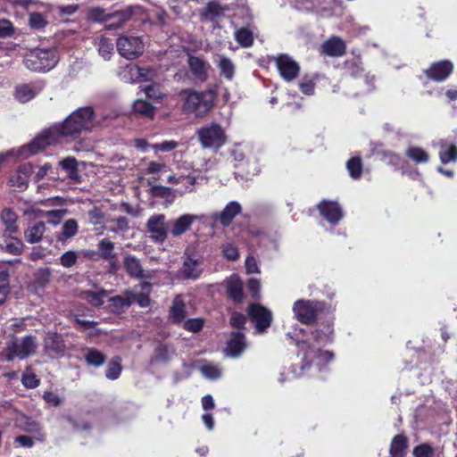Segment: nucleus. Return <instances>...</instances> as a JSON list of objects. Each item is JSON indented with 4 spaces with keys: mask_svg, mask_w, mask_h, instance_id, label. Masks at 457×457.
Instances as JSON below:
<instances>
[{
    "mask_svg": "<svg viewBox=\"0 0 457 457\" xmlns=\"http://www.w3.org/2000/svg\"><path fill=\"white\" fill-rule=\"evenodd\" d=\"M99 125L94 110L90 106L81 107L70 114L62 123H57L38 135L20 150L21 155L35 154L46 147L62 142L63 138L76 137L83 132L91 131Z\"/></svg>",
    "mask_w": 457,
    "mask_h": 457,
    "instance_id": "1",
    "label": "nucleus"
},
{
    "mask_svg": "<svg viewBox=\"0 0 457 457\" xmlns=\"http://www.w3.org/2000/svg\"><path fill=\"white\" fill-rule=\"evenodd\" d=\"M328 340V336L320 330L302 332V337L296 339L301 365L299 371H294L295 376H316L333 360V353L322 350Z\"/></svg>",
    "mask_w": 457,
    "mask_h": 457,
    "instance_id": "2",
    "label": "nucleus"
},
{
    "mask_svg": "<svg viewBox=\"0 0 457 457\" xmlns=\"http://www.w3.org/2000/svg\"><path fill=\"white\" fill-rule=\"evenodd\" d=\"M183 94L185 95L183 108L188 113L203 117L212 108L215 94L212 90L202 92L187 90Z\"/></svg>",
    "mask_w": 457,
    "mask_h": 457,
    "instance_id": "3",
    "label": "nucleus"
},
{
    "mask_svg": "<svg viewBox=\"0 0 457 457\" xmlns=\"http://www.w3.org/2000/svg\"><path fill=\"white\" fill-rule=\"evenodd\" d=\"M58 62L54 49H34L24 58L25 66L33 71L46 72Z\"/></svg>",
    "mask_w": 457,
    "mask_h": 457,
    "instance_id": "4",
    "label": "nucleus"
},
{
    "mask_svg": "<svg viewBox=\"0 0 457 457\" xmlns=\"http://www.w3.org/2000/svg\"><path fill=\"white\" fill-rule=\"evenodd\" d=\"M37 348V341L35 337L26 336L21 338H14L4 349V357L8 361L18 358L21 360L34 354Z\"/></svg>",
    "mask_w": 457,
    "mask_h": 457,
    "instance_id": "5",
    "label": "nucleus"
},
{
    "mask_svg": "<svg viewBox=\"0 0 457 457\" xmlns=\"http://www.w3.org/2000/svg\"><path fill=\"white\" fill-rule=\"evenodd\" d=\"M197 137L204 148L218 150L225 143L227 137L220 125L211 123L197 130Z\"/></svg>",
    "mask_w": 457,
    "mask_h": 457,
    "instance_id": "6",
    "label": "nucleus"
},
{
    "mask_svg": "<svg viewBox=\"0 0 457 457\" xmlns=\"http://www.w3.org/2000/svg\"><path fill=\"white\" fill-rule=\"evenodd\" d=\"M116 44L119 54L128 60L137 58L144 51V44L139 37L122 36Z\"/></svg>",
    "mask_w": 457,
    "mask_h": 457,
    "instance_id": "7",
    "label": "nucleus"
},
{
    "mask_svg": "<svg viewBox=\"0 0 457 457\" xmlns=\"http://www.w3.org/2000/svg\"><path fill=\"white\" fill-rule=\"evenodd\" d=\"M130 17L129 11L109 12L101 7H93L88 11V18L96 22H106L113 21L109 27H119L123 21Z\"/></svg>",
    "mask_w": 457,
    "mask_h": 457,
    "instance_id": "8",
    "label": "nucleus"
},
{
    "mask_svg": "<svg viewBox=\"0 0 457 457\" xmlns=\"http://www.w3.org/2000/svg\"><path fill=\"white\" fill-rule=\"evenodd\" d=\"M321 304L310 300H298L294 303L293 312L298 320L309 324L315 320Z\"/></svg>",
    "mask_w": 457,
    "mask_h": 457,
    "instance_id": "9",
    "label": "nucleus"
},
{
    "mask_svg": "<svg viewBox=\"0 0 457 457\" xmlns=\"http://www.w3.org/2000/svg\"><path fill=\"white\" fill-rule=\"evenodd\" d=\"M146 231L156 244H162L168 236V225L163 214L151 216L146 223Z\"/></svg>",
    "mask_w": 457,
    "mask_h": 457,
    "instance_id": "10",
    "label": "nucleus"
},
{
    "mask_svg": "<svg viewBox=\"0 0 457 457\" xmlns=\"http://www.w3.org/2000/svg\"><path fill=\"white\" fill-rule=\"evenodd\" d=\"M44 352L46 355L55 358L62 357L66 352V345L62 337L56 332L46 333L43 342Z\"/></svg>",
    "mask_w": 457,
    "mask_h": 457,
    "instance_id": "11",
    "label": "nucleus"
},
{
    "mask_svg": "<svg viewBox=\"0 0 457 457\" xmlns=\"http://www.w3.org/2000/svg\"><path fill=\"white\" fill-rule=\"evenodd\" d=\"M276 66L280 76L287 81L294 80L300 72L298 62L287 54H279L275 58Z\"/></svg>",
    "mask_w": 457,
    "mask_h": 457,
    "instance_id": "12",
    "label": "nucleus"
},
{
    "mask_svg": "<svg viewBox=\"0 0 457 457\" xmlns=\"http://www.w3.org/2000/svg\"><path fill=\"white\" fill-rule=\"evenodd\" d=\"M248 314L258 332H263L270 326L272 314L266 307L257 303L252 304L248 309Z\"/></svg>",
    "mask_w": 457,
    "mask_h": 457,
    "instance_id": "13",
    "label": "nucleus"
},
{
    "mask_svg": "<svg viewBox=\"0 0 457 457\" xmlns=\"http://www.w3.org/2000/svg\"><path fill=\"white\" fill-rule=\"evenodd\" d=\"M33 166L30 163L20 165L9 178V186L17 191H24L29 185V179L32 173Z\"/></svg>",
    "mask_w": 457,
    "mask_h": 457,
    "instance_id": "14",
    "label": "nucleus"
},
{
    "mask_svg": "<svg viewBox=\"0 0 457 457\" xmlns=\"http://www.w3.org/2000/svg\"><path fill=\"white\" fill-rule=\"evenodd\" d=\"M318 209L320 215L332 225L337 224L343 218L342 208L336 202L324 200L319 204Z\"/></svg>",
    "mask_w": 457,
    "mask_h": 457,
    "instance_id": "15",
    "label": "nucleus"
},
{
    "mask_svg": "<svg viewBox=\"0 0 457 457\" xmlns=\"http://www.w3.org/2000/svg\"><path fill=\"white\" fill-rule=\"evenodd\" d=\"M453 65L449 61H440L433 63L425 72L434 81L441 82L445 80L453 72Z\"/></svg>",
    "mask_w": 457,
    "mask_h": 457,
    "instance_id": "16",
    "label": "nucleus"
},
{
    "mask_svg": "<svg viewBox=\"0 0 457 457\" xmlns=\"http://www.w3.org/2000/svg\"><path fill=\"white\" fill-rule=\"evenodd\" d=\"M203 272L202 259L196 255H188L183 262L181 273L186 278L196 279Z\"/></svg>",
    "mask_w": 457,
    "mask_h": 457,
    "instance_id": "17",
    "label": "nucleus"
},
{
    "mask_svg": "<svg viewBox=\"0 0 457 457\" xmlns=\"http://www.w3.org/2000/svg\"><path fill=\"white\" fill-rule=\"evenodd\" d=\"M242 208L237 202L228 203L220 212H215L212 215V219L215 222H220L222 226L228 227L231 224L233 219L240 213Z\"/></svg>",
    "mask_w": 457,
    "mask_h": 457,
    "instance_id": "18",
    "label": "nucleus"
},
{
    "mask_svg": "<svg viewBox=\"0 0 457 457\" xmlns=\"http://www.w3.org/2000/svg\"><path fill=\"white\" fill-rule=\"evenodd\" d=\"M198 218L196 215L184 214L175 220L171 224L170 233L174 237L184 234Z\"/></svg>",
    "mask_w": 457,
    "mask_h": 457,
    "instance_id": "19",
    "label": "nucleus"
},
{
    "mask_svg": "<svg viewBox=\"0 0 457 457\" xmlns=\"http://www.w3.org/2000/svg\"><path fill=\"white\" fill-rule=\"evenodd\" d=\"M38 210L36 209L34 205H31L23 210V213L25 215L28 214H37ZM41 216L47 219V222L53 225H57L61 222L63 216L66 213L65 210H53L48 212H40Z\"/></svg>",
    "mask_w": 457,
    "mask_h": 457,
    "instance_id": "20",
    "label": "nucleus"
},
{
    "mask_svg": "<svg viewBox=\"0 0 457 457\" xmlns=\"http://www.w3.org/2000/svg\"><path fill=\"white\" fill-rule=\"evenodd\" d=\"M407 447L408 439L404 435L399 434L395 436L390 444V457H404Z\"/></svg>",
    "mask_w": 457,
    "mask_h": 457,
    "instance_id": "21",
    "label": "nucleus"
},
{
    "mask_svg": "<svg viewBox=\"0 0 457 457\" xmlns=\"http://www.w3.org/2000/svg\"><path fill=\"white\" fill-rule=\"evenodd\" d=\"M322 51L328 56H341L345 52V45L339 37H332L322 45Z\"/></svg>",
    "mask_w": 457,
    "mask_h": 457,
    "instance_id": "22",
    "label": "nucleus"
},
{
    "mask_svg": "<svg viewBox=\"0 0 457 457\" xmlns=\"http://www.w3.org/2000/svg\"><path fill=\"white\" fill-rule=\"evenodd\" d=\"M190 71L199 80L204 81L207 78L209 65L202 59L190 56L188 59Z\"/></svg>",
    "mask_w": 457,
    "mask_h": 457,
    "instance_id": "23",
    "label": "nucleus"
},
{
    "mask_svg": "<svg viewBox=\"0 0 457 457\" xmlns=\"http://www.w3.org/2000/svg\"><path fill=\"white\" fill-rule=\"evenodd\" d=\"M245 337L241 332L232 333L228 343L227 352L232 357H237L245 349Z\"/></svg>",
    "mask_w": 457,
    "mask_h": 457,
    "instance_id": "24",
    "label": "nucleus"
},
{
    "mask_svg": "<svg viewBox=\"0 0 457 457\" xmlns=\"http://www.w3.org/2000/svg\"><path fill=\"white\" fill-rule=\"evenodd\" d=\"M41 90L34 85L23 84L16 87L15 98L21 103H27L33 99Z\"/></svg>",
    "mask_w": 457,
    "mask_h": 457,
    "instance_id": "25",
    "label": "nucleus"
},
{
    "mask_svg": "<svg viewBox=\"0 0 457 457\" xmlns=\"http://www.w3.org/2000/svg\"><path fill=\"white\" fill-rule=\"evenodd\" d=\"M105 228L113 233L125 232L129 229V220L126 217H112L108 216L105 218Z\"/></svg>",
    "mask_w": 457,
    "mask_h": 457,
    "instance_id": "26",
    "label": "nucleus"
},
{
    "mask_svg": "<svg viewBox=\"0 0 457 457\" xmlns=\"http://www.w3.org/2000/svg\"><path fill=\"white\" fill-rule=\"evenodd\" d=\"M46 231V226L44 222H37L29 226L24 232L25 239L29 244H35L42 239V237Z\"/></svg>",
    "mask_w": 457,
    "mask_h": 457,
    "instance_id": "27",
    "label": "nucleus"
},
{
    "mask_svg": "<svg viewBox=\"0 0 457 457\" xmlns=\"http://www.w3.org/2000/svg\"><path fill=\"white\" fill-rule=\"evenodd\" d=\"M125 72L130 76L132 82L139 80H150L154 76V71L140 68L136 65L127 66Z\"/></svg>",
    "mask_w": 457,
    "mask_h": 457,
    "instance_id": "28",
    "label": "nucleus"
},
{
    "mask_svg": "<svg viewBox=\"0 0 457 457\" xmlns=\"http://www.w3.org/2000/svg\"><path fill=\"white\" fill-rule=\"evenodd\" d=\"M98 254L101 258L109 262H113L116 260V253L114 252V244L108 238L102 239L97 245Z\"/></svg>",
    "mask_w": 457,
    "mask_h": 457,
    "instance_id": "29",
    "label": "nucleus"
},
{
    "mask_svg": "<svg viewBox=\"0 0 457 457\" xmlns=\"http://www.w3.org/2000/svg\"><path fill=\"white\" fill-rule=\"evenodd\" d=\"M227 291L229 296L237 302L243 298V283L237 276H232L227 280Z\"/></svg>",
    "mask_w": 457,
    "mask_h": 457,
    "instance_id": "30",
    "label": "nucleus"
},
{
    "mask_svg": "<svg viewBox=\"0 0 457 457\" xmlns=\"http://www.w3.org/2000/svg\"><path fill=\"white\" fill-rule=\"evenodd\" d=\"M59 166L67 173V177L72 180H77L79 177L78 170V161L74 157H66L59 162Z\"/></svg>",
    "mask_w": 457,
    "mask_h": 457,
    "instance_id": "31",
    "label": "nucleus"
},
{
    "mask_svg": "<svg viewBox=\"0 0 457 457\" xmlns=\"http://www.w3.org/2000/svg\"><path fill=\"white\" fill-rule=\"evenodd\" d=\"M224 12V8L217 2L209 3L202 11L201 17L203 20L213 21Z\"/></svg>",
    "mask_w": 457,
    "mask_h": 457,
    "instance_id": "32",
    "label": "nucleus"
},
{
    "mask_svg": "<svg viewBox=\"0 0 457 457\" xmlns=\"http://www.w3.org/2000/svg\"><path fill=\"white\" fill-rule=\"evenodd\" d=\"M186 306L179 297H176L173 301L170 312V318L174 323H179L186 318Z\"/></svg>",
    "mask_w": 457,
    "mask_h": 457,
    "instance_id": "33",
    "label": "nucleus"
},
{
    "mask_svg": "<svg viewBox=\"0 0 457 457\" xmlns=\"http://www.w3.org/2000/svg\"><path fill=\"white\" fill-rule=\"evenodd\" d=\"M78 222L74 219L67 220L62 227V231L57 236L59 241H65L73 237L78 233Z\"/></svg>",
    "mask_w": 457,
    "mask_h": 457,
    "instance_id": "34",
    "label": "nucleus"
},
{
    "mask_svg": "<svg viewBox=\"0 0 457 457\" xmlns=\"http://www.w3.org/2000/svg\"><path fill=\"white\" fill-rule=\"evenodd\" d=\"M2 220L5 225L6 231L9 234L16 233L18 227L16 225L17 214L10 208H5L2 212Z\"/></svg>",
    "mask_w": 457,
    "mask_h": 457,
    "instance_id": "35",
    "label": "nucleus"
},
{
    "mask_svg": "<svg viewBox=\"0 0 457 457\" xmlns=\"http://www.w3.org/2000/svg\"><path fill=\"white\" fill-rule=\"evenodd\" d=\"M124 266L127 272L130 276L137 278L142 276L143 270L139 261L136 257L132 255H127L124 259Z\"/></svg>",
    "mask_w": 457,
    "mask_h": 457,
    "instance_id": "36",
    "label": "nucleus"
},
{
    "mask_svg": "<svg viewBox=\"0 0 457 457\" xmlns=\"http://www.w3.org/2000/svg\"><path fill=\"white\" fill-rule=\"evenodd\" d=\"M406 155L416 163H426L428 162L429 156L428 153L418 146H410L405 152Z\"/></svg>",
    "mask_w": 457,
    "mask_h": 457,
    "instance_id": "37",
    "label": "nucleus"
},
{
    "mask_svg": "<svg viewBox=\"0 0 457 457\" xmlns=\"http://www.w3.org/2000/svg\"><path fill=\"white\" fill-rule=\"evenodd\" d=\"M133 110L136 113L148 118H153L155 112V108L151 104L142 99L134 102Z\"/></svg>",
    "mask_w": 457,
    "mask_h": 457,
    "instance_id": "38",
    "label": "nucleus"
},
{
    "mask_svg": "<svg viewBox=\"0 0 457 457\" xmlns=\"http://www.w3.org/2000/svg\"><path fill=\"white\" fill-rule=\"evenodd\" d=\"M28 23L33 29H43L48 24L47 17L38 12H31L29 14Z\"/></svg>",
    "mask_w": 457,
    "mask_h": 457,
    "instance_id": "39",
    "label": "nucleus"
},
{
    "mask_svg": "<svg viewBox=\"0 0 457 457\" xmlns=\"http://www.w3.org/2000/svg\"><path fill=\"white\" fill-rule=\"evenodd\" d=\"M141 292L134 293L130 298L132 302H137L141 307H146L149 305L150 299L148 294L150 292V284L144 282L141 285Z\"/></svg>",
    "mask_w": 457,
    "mask_h": 457,
    "instance_id": "40",
    "label": "nucleus"
},
{
    "mask_svg": "<svg viewBox=\"0 0 457 457\" xmlns=\"http://www.w3.org/2000/svg\"><path fill=\"white\" fill-rule=\"evenodd\" d=\"M439 157L442 163L446 164L450 162L457 161V147L454 145H445L442 144L439 152Z\"/></svg>",
    "mask_w": 457,
    "mask_h": 457,
    "instance_id": "41",
    "label": "nucleus"
},
{
    "mask_svg": "<svg viewBox=\"0 0 457 457\" xmlns=\"http://www.w3.org/2000/svg\"><path fill=\"white\" fill-rule=\"evenodd\" d=\"M216 62L219 68L220 69L221 74L225 78L231 79L235 73V66L232 61L225 56L220 55L218 56V60Z\"/></svg>",
    "mask_w": 457,
    "mask_h": 457,
    "instance_id": "42",
    "label": "nucleus"
},
{
    "mask_svg": "<svg viewBox=\"0 0 457 457\" xmlns=\"http://www.w3.org/2000/svg\"><path fill=\"white\" fill-rule=\"evenodd\" d=\"M51 278L49 268H40L34 274V285L37 288H44Z\"/></svg>",
    "mask_w": 457,
    "mask_h": 457,
    "instance_id": "43",
    "label": "nucleus"
},
{
    "mask_svg": "<svg viewBox=\"0 0 457 457\" xmlns=\"http://www.w3.org/2000/svg\"><path fill=\"white\" fill-rule=\"evenodd\" d=\"M99 54L104 59L109 60L113 53V44L112 40L101 37L97 43Z\"/></svg>",
    "mask_w": 457,
    "mask_h": 457,
    "instance_id": "44",
    "label": "nucleus"
},
{
    "mask_svg": "<svg viewBox=\"0 0 457 457\" xmlns=\"http://www.w3.org/2000/svg\"><path fill=\"white\" fill-rule=\"evenodd\" d=\"M236 40L243 46L249 47L253 45V33L246 28H241L235 33Z\"/></svg>",
    "mask_w": 457,
    "mask_h": 457,
    "instance_id": "45",
    "label": "nucleus"
},
{
    "mask_svg": "<svg viewBox=\"0 0 457 457\" xmlns=\"http://www.w3.org/2000/svg\"><path fill=\"white\" fill-rule=\"evenodd\" d=\"M86 361L87 364L99 367L105 361V356L101 352L96 349H88L85 355Z\"/></svg>",
    "mask_w": 457,
    "mask_h": 457,
    "instance_id": "46",
    "label": "nucleus"
},
{
    "mask_svg": "<svg viewBox=\"0 0 457 457\" xmlns=\"http://www.w3.org/2000/svg\"><path fill=\"white\" fill-rule=\"evenodd\" d=\"M110 308L114 312H120L124 308H128L132 303L130 297L114 296L110 298Z\"/></svg>",
    "mask_w": 457,
    "mask_h": 457,
    "instance_id": "47",
    "label": "nucleus"
},
{
    "mask_svg": "<svg viewBox=\"0 0 457 457\" xmlns=\"http://www.w3.org/2000/svg\"><path fill=\"white\" fill-rule=\"evenodd\" d=\"M200 372L202 375L209 379H216L221 376L220 369L212 363H204L200 367Z\"/></svg>",
    "mask_w": 457,
    "mask_h": 457,
    "instance_id": "48",
    "label": "nucleus"
},
{
    "mask_svg": "<svg viewBox=\"0 0 457 457\" xmlns=\"http://www.w3.org/2000/svg\"><path fill=\"white\" fill-rule=\"evenodd\" d=\"M120 372V359L119 357H115L109 362L105 375L109 379L114 380L119 378Z\"/></svg>",
    "mask_w": 457,
    "mask_h": 457,
    "instance_id": "49",
    "label": "nucleus"
},
{
    "mask_svg": "<svg viewBox=\"0 0 457 457\" xmlns=\"http://www.w3.org/2000/svg\"><path fill=\"white\" fill-rule=\"evenodd\" d=\"M346 168L353 179H359L361 177L362 165L359 157L351 158L346 163Z\"/></svg>",
    "mask_w": 457,
    "mask_h": 457,
    "instance_id": "50",
    "label": "nucleus"
},
{
    "mask_svg": "<svg viewBox=\"0 0 457 457\" xmlns=\"http://www.w3.org/2000/svg\"><path fill=\"white\" fill-rule=\"evenodd\" d=\"M107 295L104 290L98 292H86L84 298L94 306H100L103 304V298Z\"/></svg>",
    "mask_w": 457,
    "mask_h": 457,
    "instance_id": "51",
    "label": "nucleus"
},
{
    "mask_svg": "<svg viewBox=\"0 0 457 457\" xmlns=\"http://www.w3.org/2000/svg\"><path fill=\"white\" fill-rule=\"evenodd\" d=\"M142 90L145 93L149 100L159 102L162 99V94L160 91L159 86L156 84L147 85L144 87Z\"/></svg>",
    "mask_w": 457,
    "mask_h": 457,
    "instance_id": "52",
    "label": "nucleus"
},
{
    "mask_svg": "<svg viewBox=\"0 0 457 457\" xmlns=\"http://www.w3.org/2000/svg\"><path fill=\"white\" fill-rule=\"evenodd\" d=\"M88 222L91 225L97 226L105 223V218L104 213L97 207H94L93 209L88 211Z\"/></svg>",
    "mask_w": 457,
    "mask_h": 457,
    "instance_id": "53",
    "label": "nucleus"
},
{
    "mask_svg": "<svg viewBox=\"0 0 457 457\" xmlns=\"http://www.w3.org/2000/svg\"><path fill=\"white\" fill-rule=\"evenodd\" d=\"M414 457H432L434 455V449L428 444H421L414 447Z\"/></svg>",
    "mask_w": 457,
    "mask_h": 457,
    "instance_id": "54",
    "label": "nucleus"
},
{
    "mask_svg": "<svg viewBox=\"0 0 457 457\" xmlns=\"http://www.w3.org/2000/svg\"><path fill=\"white\" fill-rule=\"evenodd\" d=\"M78 259V253L75 251H67L60 258L61 264L65 268L72 267Z\"/></svg>",
    "mask_w": 457,
    "mask_h": 457,
    "instance_id": "55",
    "label": "nucleus"
},
{
    "mask_svg": "<svg viewBox=\"0 0 457 457\" xmlns=\"http://www.w3.org/2000/svg\"><path fill=\"white\" fill-rule=\"evenodd\" d=\"M14 7L29 10L37 7L40 3L37 0H5Z\"/></svg>",
    "mask_w": 457,
    "mask_h": 457,
    "instance_id": "56",
    "label": "nucleus"
},
{
    "mask_svg": "<svg viewBox=\"0 0 457 457\" xmlns=\"http://www.w3.org/2000/svg\"><path fill=\"white\" fill-rule=\"evenodd\" d=\"M23 244L17 237L11 238L10 242L6 244L5 249L8 253L12 254H20L22 251Z\"/></svg>",
    "mask_w": 457,
    "mask_h": 457,
    "instance_id": "57",
    "label": "nucleus"
},
{
    "mask_svg": "<svg viewBox=\"0 0 457 457\" xmlns=\"http://www.w3.org/2000/svg\"><path fill=\"white\" fill-rule=\"evenodd\" d=\"M9 294V281L6 275H0V305H2Z\"/></svg>",
    "mask_w": 457,
    "mask_h": 457,
    "instance_id": "58",
    "label": "nucleus"
},
{
    "mask_svg": "<svg viewBox=\"0 0 457 457\" xmlns=\"http://www.w3.org/2000/svg\"><path fill=\"white\" fill-rule=\"evenodd\" d=\"M222 253L228 260L236 261L238 258L237 248L230 243L223 245Z\"/></svg>",
    "mask_w": 457,
    "mask_h": 457,
    "instance_id": "59",
    "label": "nucleus"
},
{
    "mask_svg": "<svg viewBox=\"0 0 457 457\" xmlns=\"http://www.w3.org/2000/svg\"><path fill=\"white\" fill-rule=\"evenodd\" d=\"M204 322L201 319H190L185 321L184 328L191 332H198L202 329Z\"/></svg>",
    "mask_w": 457,
    "mask_h": 457,
    "instance_id": "60",
    "label": "nucleus"
},
{
    "mask_svg": "<svg viewBox=\"0 0 457 457\" xmlns=\"http://www.w3.org/2000/svg\"><path fill=\"white\" fill-rule=\"evenodd\" d=\"M179 144L176 141L170 140V141H163L159 144H154L152 145V148L155 151H162V152H170L173 149H175Z\"/></svg>",
    "mask_w": 457,
    "mask_h": 457,
    "instance_id": "61",
    "label": "nucleus"
},
{
    "mask_svg": "<svg viewBox=\"0 0 457 457\" xmlns=\"http://www.w3.org/2000/svg\"><path fill=\"white\" fill-rule=\"evenodd\" d=\"M14 28L11 21L7 20L0 21V38L12 36Z\"/></svg>",
    "mask_w": 457,
    "mask_h": 457,
    "instance_id": "62",
    "label": "nucleus"
},
{
    "mask_svg": "<svg viewBox=\"0 0 457 457\" xmlns=\"http://www.w3.org/2000/svg\"><path fill=\"white\" fill-rule=\"evenodd\" d=\"M21 381L22 384L28 388H36L39 384V380L37 379V376L29 372L23 374Z\"/></svg>",
    "mask_w": 457,
    "mask_h": 457,
    "instance_id": "63",
    "label": "nucleus"
},
{
    "mask_svg": "<svg viewBox=\"0 0 457 457\" xmlns=\"http://www.w3.org/2000/svg\"><path fill=\"white\" fill-rule=\"evenodd\" d=\"M315 84L312 79H303L300 82L299 87L302 93L312 96L314 93Z\"/></svg>",
    "mask_w": 457,
    "mask_h": 457,
    "instance_id": "64",
    "label": "nucleus"
}]
</instances>
